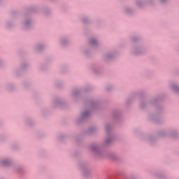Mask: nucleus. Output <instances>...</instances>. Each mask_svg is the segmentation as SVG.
Masks as SVG:
<instances>
[{
	"instance_id": "nucleus-25",
	"label": "nucleus",
	"mask_w": 179,
	"mask_h": 179,
	"mask_svg": "<svg viewBox=\"0 0 179 179\" xmlns=\"http://www.w3.org/2000/svg\"><path fill=\"white\" fill-rule=\"evenodd\" d=\"M148 139L150 143H151V145H152L153 141H155V138L149 136V137H148Z\"/></svg>"
},
{
	"instance_id": "nucleus-13",
	"label": "nucleus",
	"mask_w": 179,
	"mask_h": 179,
	"mask_svg": "<svg viewBox=\"0 0 179 179\" xmlns=\"http://www.w3.org/2000/svg\"><path fill=\"white\" fill-rule=\"evenodd\" d=\"M64 106V100L61 98H56L53 101V107H62Z\"/></svg>"
},
{
	"instance_id": "nucleus-32",
	"label": "nucleus",
	"mask_w": 179,
	"mask_h": 179,
	"mask_svg": "<svg viewBox=\"0 0 179 179\" xmlns=\"http://www.w3.org/2000/svg\"><path fill=\"white\" fill-rule=\"evenodd\" d=\"M161 3H166L167 0H160Z\"/></svg>"
},
{
	"instance_id": "nucleus-9",
	"label": "nucleus",
	"mask_w": 179,
	"mask_h": 179,
	"mask_svg": "<svg viewBox=\"0 0 179 179\" xmlns=\"http://www.w3.org/2000/svg\"><path fill=\"white\" fill-rule=\"evenodd\" d=\"M23 29L25 30H29L31 26H33V20L28 17L25 18L24 22L22 23Z\"/></svg>"
},
{
	"instance_id": "nucleus-23",
	"label": "nucleus",
	"mask_w": 179,
	"mask_h": 179,
	"mask_svg": "<svg viewBox=\"0 0 179 179\" xmlns=\"http://www.w3.org/2000/svg\"><path fill=\"white\" fill-rule=\"evenodd\" d=\"M61 44L62 45L65 46L66 44H68V41L66 38H63L61 41Z\"/></svg>"
},
{
	"instance_id": "nucleus-37",
	"label": "nucleus",
	"mask_w": 179,
	"mask_h": 179,
	"mask_svg": "<svg viewBox=\"0 0 179 179\" xmlns=\"http://www.w3.org/2000/svg\"><path fill=\"white\" fill-rule=\"evenodd\" d=\"M51 1H54V0H51Z\"/></svg>"
},
{
	"instance_id": "nucleus-26",
	"label": "nucleus",
	"mask_w": 179,
	"mask_h": 179,
	"mask_svg": "<svg viewBox=\"0 0 179 179\" xmlns=\"http://www.w3.org/2000/svg\"><path fill=\"white\" fill-rule=\"evenodd\" d=\"M111 89H113V85H108L106 86V90L108 92H110V90H111Z\"/></svg>"
},
{
	"instance_id": "nucleus-31",
	"label": "nucleus",
	"mask_w": 179,
	"mask_h": 179,
	"mask_svg": "<svg viewBox=\"0 0 179 179\" xmlns=\"http://www.w3.org/2000/svg\"><path fill=\"white\" fill-rule=\"evenodd\" d=\"M13 26V24H10V23H7V27L8 29H10V27Z\"/></svg>"
},
{
	"instance_id": "nucleus-22",
	"label": "nucleus",
	"mask_w": 179,
	"mask_h": 179,
	"mask_svg": "<svg viewBox=\"0 0 179 179\" xmlns=\"http://www.w3.org/2000/svg\"><path fill=\"white\" fill-rule=\"evenodd\" d=\"M97 131V129L96 127H90L88 129V134H94Z\"/></svg>"
},
{
	"instance_id": "nucleus-4",
	"label": "nucleus",
	"mask_w": 179,
	"mask_h": 179,
	"mask_svg": "<svg viewBox=\"0 0 179 179\" xmlns=\"http://www.w3.org/2000/svg\"><path fill=\"white\" fill-rule=\"evenodd\" d=\"M160 101H162V96H158L154 98L152 100L150 101L149 102H148V101H146L145 99H143L141 101L140 107L141 108H145L148 104H152V106H156L159 104V102Z\"/></svg>"
},
{
	"instance_id": "nucleus-21",
	"label": "nucleus",
	"mask_w": 179,
	"mask_h": 179,
	"mask_svg": "<svg viewBox=\"0 0 179 179\" xmlns=\"http://www.w3.org/2000/svg\"><path fill=\"white\" fill-rule=\"evenodd\" d=\"M45 49V45H38L36 48V50L38 52H41V51H43V50Z\"/></svg>"
},
{
	"instance_id": "nucleus-35",
	"label": "nucleus",
	"mask_w": 179,
	"mask_h": 179,
	"mask_svg": "<svg viewBox=\"0 0 179 179\" xmlns=\"http://www.w3.org/2000/svg\"><path fill=\"white\" fill-rule=\"evenodd\" d=\"M85 54H87V52H85Z\"/></svg>"
},
{
	"instance_id": "nucleus-28",
	"label": "nucleus",
	"mask_w": 179,
	"mask_h": 179,
	"mask_svg": "<svg viewBox=\"0 0 179 179\" xmlns=\"http://www.w3.org/2000/svg\"><path fill=\"white\" fill-rule=\"evenodd\" d=\"M29 66V64H27V63H25V64H23L22 65V69H24L26 67H27Z\"/></svg>"
},
{
	"instance_id": "nucleus-36",
	"label": "nucleus",
	"mask_w": 179,
	"mask_h": 179,
	"mask_svg": "<svg viewBox=\"0 0 179 179\" xmlns=\"http://www.w3.org/2000/svg\"><path fill=\"white\" fill-rule=\"evenodd\" d=\"M76 142H78V140H76Z\"/></svg>"
},
{
	"instance_id": "nucleus-19",
	"label": "nucleus",
	"mask_w": 179,
	"mask_h": 179,
	"mask_svg": "<svg viewBox=\"0 0 179 179\" xmlns=\"http://www.w3.org/2000/svg\"><path fill=\"white\" fill-rule=\"evenodd\" d=\"M121 115V113H120V110H113V117L117 120V118H120V116Z\"/></svg>"
},
{
	"instance_id": "nucleus-16",
	"label": "nucleus",
	"mask_w": 179,
	"mask_h": 179,
	"mask_svg": "<svg viewBox=\"0 0 179 179\" xmlns=\"http://www.w3.org/2000/svg\"><path fill=\"white\" fill-rule=\"evenodd\" d=\"M13 171H15V173H23L24 168L22 166H15L13 167Z\"/></svg>"
},
{
	"instance_id": "nucleus-17",
	"label": "nucleus",
	"mask_w": 179,
	"mask_h": 179,
	"mask_svg": "<svg viewBox=\"0 0 179 179\" xmlns=\"http://www.w3.org/2000/svg\"><path fill=\"white\" fill-rule=\"evenodd\" d=\"M115 56V55L114 53H108L104 56L103 59L107 62V61H110V59H113V57Z\"/></svg>"
},
{
	"instance_id": "nucleus-11",
	"label": "nucleus",
	"mask_w": 179,
	"mask_h": 179,
	"mask_svg": "<svg viewBox=\"0 0 179 179\" xmlns=\"http://www.w3.org/2000/svg\"><path fill=\"white\" fill-rule=\"evenodd\" d=\"M169 87H171V90L174 92V93H176L177 94H179V85L176 82H172L169 84Z\"/></svg>"
},
{
	"instance_id": "nucleus-6",
	"label": "nucleus",
	"mask_w": 179,
	"mask_h": 179,
	"mask_svg": "<svg viewBox=\"0 0 179 179\" xmlns=\"http://www.w3.org/2000/svg\"><path fill=\"white\" fill-rule=\"evenodd\" d=\"M170 136L171 138H178L179 133L177 132V130L176 129H172L170 130L169 131H167L166 130H162L158 133V136L164 137L166 136L167 134Z\"/></svg>"
},
{
	"instance_id": "nucleus-30",
	"label": "nucleus",
	"mask_w": 179,
	"mask_h": 179,
	"mask_svg": "<svg viewBox=\"0 0 179 179\" xmlns=\"http://www.w3.org/2000/svg\"><path fill=\"white\" fill-rule=\"evenodd\" d=\"M37 7H34L33 8L31 9V12H37Z\"/></svg>"
},
{
	"instance_id": "nucleus-29",
	"label": "nucleus",
	"mask_w": 179,
	"mask_h": 179,
	"mask_svg": "<svg viewBox=\"0 0 179 179\" xmlns=\"http://www.w3.org/2000/svg\"><path fill=\"white\" fill-rule=\"evenodd\" d=\"M127 179H136V176L131 175V176H129V178H127Z\"/></svg>"
},
{
	"instance_id": "nucleus-18",
	"label": "nucleus",
	"mask_w": 179,
	"mask_h": 179,
	"mask_svg": "<svg viewBox=\"0 0 179 179\" xmlns=\"http://www.w3.org/2000/svg\"><path fill=\"white\" fill-rule=\"evenodd\" d=\"M71 96L73 99H76V97H79L80 96V90H75L73 91Z\"/></svg>"
},
{
	"instance_id": "nucleus-7",
	"label": "nucleus",
	"mask_w": 179,
	"mask_h": 179,
	"mask_svg": "<svg viewBox=\"0 0 179 179\" xmlns=\"http://www.w3.org/2000/svg\"><path fill=\"white\" fill-rule=\"evenodd\" d=\"M90 117V110H84L80 115L76 119V124H82Z\"/></svg>"
},
{
	"instance_id": "nucleus-12",
	"label": "nucleus",
	"mask_w": 179,
	"mask_h": 179,
	"mask_svg": "<svg viewBox=\"0 0 179 179\" xmlns=\"http://www.w3.org/2000/svg\"><path fill=\"white\" fill-rule=\"evenodd\" d=\"M153 0H146L145 1H143L142 0H136V5L138 6V8H143L145 3H152Z\"/></svg>"
},
{
	"instance_id": "nucleus-5",
	"label": "nucleus",
	"mask_w": 179,
	"mask_h": 179,
	"mask_svg": "<svg viewBox=\"0 0 179 179\" xmlns=\"http://www.w3.org/2000/svg\"><path fill=\"white\" fill-rule=\"evenodd\" d=\"M148 51V49L145 48V46L142 45H136L134 46L133 49L131 50V54L134 55H142L145 54Z\"/></svg>"
},
{
	"instance_id": "nucleus-27",
	"label": "nucleus",
	"mask_w": 179,
	"mask_h": 179,
	"mask_svg": "<svg viewBox=\"0 0 179 179\" xmlns=\"http://www.w3.org/2000/svg\"><path fill=\"white\" fill-rule=\"evenodd\" d=\"M83 23H89V20L87 17L83 18Z\"/></svg>"
},
{
	"instance_id": "nucleus-20",
	"label": "nucleus",
	"mask_w": 179,
	"mask_h": 179,
	"mask_svg": "<svg viewBox=\"0 0 179 179\" xmlns=\"http://www.w3.org/2000/svg\"><path fill=\"white\" fill-rule=\"evenodd\" d=\"M124 10V13H127V15H132L134 13V10H132L129 7H125Z\"/></svg>"
},
{
	"instance_id": "nucleus-15",
	"label": "nucleus",
	"mask_w": 179,
	"mask_h": 179,
	"mask_svg": "<svg viewBox=\"0 0 179 179\" xmlns=\"http://www.w3.org/2000/svg\"><path fill=\"white\" fill-rule=\"evenodd\" d=\"M89 44L91 45V47H94V48H97V47L99 45V41L94 38L90 40Z\"/></svg>"
},
{
	"instance_id": "nucleus-34",
	"label": "nucleus",
	"mask_w": 179,
	"mask_h": 179,
	"mask_svg": "<svg viewBox=\"0 0 179 179\" xmlns=\"http://www.w3.org/2000/svg\"><path fill=\"white\" fill-rule=\"evenodd\" d=\"M62 138H64V136L59 137V141H62Z\"/></svg>"
},
{
	"instance_id": "nucleus-24",
	"label": "nucleus",
	"mask_w": 179,
	"mask_h": 179,
	"mask_svg": "<svg viewBox=\"0 0 179 179\" xmlns=\"http://www.w3.org/2000/svg\"><path fill=\"white\" fill-rule=\"evenodd\" d=\"M138 40H139V38L137 36H133L131 38V41H133V43H138Z\"/></svg>"
},
{
	"instance_id": "nucleus-1",
	"label": "nucleus",
	"mask_w": 179,
	"mask_h": 179,
	"mask_svg": "<svg viewBox=\"0 0 179 179\" xmlns=\"http://www.w3.org/2000/svg\"><path fill=\"white\" fill-rule=\"evenodd\" d=\"M105 129L108 137L105 139L104 142L102 143H93L89 146L90 150L94 153L95 157H104V155H103V152L105 151L103 150L106 149V148H108L114 140V136H113V134L111 133V131H113V127H111V124L107 123L105 125Z\"/></svg>"
},
{
	"instance_id": "nucleus-3",
	"label": "nucleus",
	"mask_w": 179,
	"mask_h": 179,
	"mask_svg": "<svg viewBox=\"0 0 179 179\" xmlns=\"http://www.w3.org/2000/svg\"><path fill=\"white\" fill-rule=\"evenodd\" d=\"M80 170L82 171L84 178L92 177V169L89 168V166L85 162H81L80 164Z\"/></svg>"
},
{
	"instance_id": "nucleus-14",
	"label": "nucleus",
	"mask_w": 179,
	"mask_h": 179,
	"mask_svg": "<svg viewBox=\"0 0 179 179\" xmlns=\"http://www.w3.org/2000/svg\"><path fill=\"white\" fill-rule=\"evenodd\" d=\"M89 106L91 111H94V110H97V108H99V103L97 101H90L89 102Z\"/></svg>"
},
{
	"instance_id": "nucleus-8",
	"label": "nucleus",
	"mask_w": 179,
	"mask_h": 179,
	"mask_svg": "<svg viewBox=\"0 0 179 179\" xmlns=\"http://www.w3.org/2000/svg\"><path fill=\"white\" fill-rule=\"evenodd\" d=\"M102 155L103 157H96V159H104L105 157H108L109 159H111L112 160H117L118 159V155H117V154H115V152H107V151H103L102 152Z\"/></svg>"
},
{
	"instance_id": "nucleus-33",
	"label": "nucleus",
	"mask_w": 179,
	"mask_h": 179,
	"mask_svg": "<svg viewBox=\"0 0 179 179\" xmlns=\"http://www.w3.org/2000/svg\"><path fill=\"white\" fill-rule=\"evenodd\" d=\"M131 101H132V99H127V104H129V103H131Z\"/></svg>"
},
{
	"instance_id": "nucleus-10",
	"label": "nucleus",
	"mask_w": 179,
	"mask_h": 179,
	"mask_svg": "<svg viewBox=\"0 0 179 179\" xmlns=\"http://www.w3.org/2000/svg\"><path fill=\"white\" fill-rule=\"evenodd\" d=\"M13 164V162L10 159H0V166L2 167H10V166Z\"/></svg>"
},
{
	"instance_id": "nucleus-2",
	"label": "nucleus",
	"mask_w": 179,
	"mask_h": 179,
	"mask_svg": "<svg viewBox=\"0 0 179 179\" xmlns=\"http://www.w3.org/2000/svg\"><path fill=\"white\" fill-rule=\"evenodd\" d=\"M164 112V108L162 106H157L156 108V115L155 114H150L148 116L149 120L152 121V122H155L156 124H161L162 123V118L159 116L160 114H163Z\"/></svg>"
}]
</instances>
